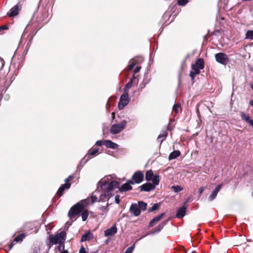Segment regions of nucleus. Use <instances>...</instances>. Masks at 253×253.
I'll return each mask as SVG.
<instances>
[{
  "instance_id": "f257e3e1",
  "label": "nucleus",
  "mask_w": 253,
  "mask_h": 253,
  "mask_svg": "<svg viewBox=\"0 0 253 253\" xmlns=\"http://www.w3.org/2000/svg\"><path fill=\"white\" fill-rule=\"evenodd\" d=\"M119 184L118 182L112 180L110 175L101 179L97 183L96 189L91 194V204L96 202H108L113 196V191L118 188Z\"/></svg>"
},
{
  "instance_id": "f03ea898",
  "label": "nucleus",
  "mask_w": 253,
  "mask_h": 253,
  "mask_svg": "<svg viewBox=\"0 0 253 253\" xmlns=\"http://www.w3.org/2000/svg\"><path fill=\"white\" fill-rule=\"evenodd\" d=\"M90 203L91 204V197L81 200L70 209L68 212L69 216L70 218H74L77 214L83 211Z\"/></svg>"
},
{
  "instance_id": "7ed1b4c3",
  "label": "nucleus",
  "mask_w": 253,
  "mask_h": 253,
  "mask_svg": "<svg viewBox=\"0 0 253 253\" xmlns=\"http://www.w3.org/2000/svg\"><path fill=\"white\" fill-rule=\"evenodd\" d=\"M66 233L65 231H62L60 233H57L54 235H50L48 238V241L46 243L48 249H50L53 245H56L61 242L63 238L66 239Z\"/></svg>"
},
{
  "instance_id": "20e7f679",
  "label": "nucleus",
  "mask_w": 253,
  "mask_h": 253,
  "mask_svg": "<svg viewBox=\"0 0 253 253\" xmlns=\"http://www.w3.org/2000/svg\"><path fill=\"white\" fill-rule=\"evenodd\" d=\"M147 204L143 201H138L137 203H133L129 208L130 212L135 216L140 215L141 211H144L147 208Z\"/></svg>"
},
{
  "instance_id": "39448f33",
  "label": "nucleus",
  "mask_w": 253,
  "mask_h": 253,
  "mask_svg": "<svg viewBox=\"0 0 253 253\" xmlns=\"http://www.w3.org/2000/svg\"><path fill=\"white\" fill-rule=\"evenodd\" d=\"M126 125V120L122 121L119 124H114L111 127L110 133L113 134H118L125 128Z\"/></svg>"
},
{
  "instance_id": "423d86ee",
  "label": "nucleus",
  "mask_w": 253,
  "mask_h": 253,
  "mask_svg": "<svg viewBox=\"0 0 253 253\" xmlns=\"http://www.w3.org/2000/svg\"><path fill=\"white\" fill-rule=\"evenodd\" d=\"M144 179V174L141 171H137L134 173L131 177V179L128 180V182L131 184L134 183H140Z\"/></svg>"
},
{
  "instance_id": "0eeeda50",
  "label": "nucleus",
  "mask_w": 253,
  "mask_h": 253,
  "mask_svg": "<svg viewBox=\"0 0 253 253\" xmlns=\"http://www.w3.org/2000/svg\"><path fill=\"white\" fill-rule=\"evenodd\" d=\"M73 177V176L71 175L68 176V178L65 179V183L62 185L58 189L56 194L59 197H60L63 194V192L65 190H67L70 188L71 187V183L69 182L71 179Z\"/></svg>"
},
{
  "instance_id": "6e6552de",
  "label": "nucleus",
  "mask_w": 253,
  "mask_h": 253,
  "mask_svg": "<svg viewBox=\"0 0 253 253\" xmlns=\"http://www.w3.org/2000/svg\"><path fill=\"white\" fill-rule=\"evenodd\" d=\"M215 58L216 62L224 65H226L229 61L227 55L224 53H216L215 55Z\"/></svg>"
},
{
  "instance_id": "1a4fd4ad",
  "label": "nucleus",
  "mask_w": 253,
  "mask_h": 253,
  "mask_svg": "<svg viewBox=\"0 0 253 253\" xmlns=\"http://www.w3.org/2000/svg\"><path fill=\"white\" fill-rule=\"evenodd\" d=\"M129 99L128 98V94L124 93L122 94L120 98L118 103V108L119 110L123 109L129 103Z\"/></svg>"
},
{
  "instance_id": "9d476101",
  "label": "nucleus",
  "mask_w": 253,
  "mask_h": 253,
  "mask_svg": "<svg viewBox=\"0 0 253 253\" xmlns=\"http://www.w3.org/2000/svg\"><path fill=\"white\" fill-rule=\"evenodd\" d=\"M98 148L90 149L84 157V158L86 159V160L84 162V164L86 163L88 160L95 156L98 152Z\"/></svg>"
},
{
  "instance_id": "9b49d317",
  "label": "nucleus",
  "mask_w": 253,
  "mask_h": 253,
  "mask_svg": "<svg viewBox=\"0 0 253 253\" xmlns=\"http://www.w3.org/2000/svg\"><path fill=\"white\" fill-rule=\"evenodd\" d=\"M169 220H165L160 223L155 228L153 229L149 234H154L160 232L164 227L167 224Z\"/></svg>"
},
{
  "instance_id": "f8f14e48",
  "label": "nucleus",
  "mask_w": 253,
  "mask_h": 253,
  "mask_svg": "<svg viewBox=\"0 0 253 253\" xmlns=\"http://www.w3.org/2000/svg\"><path fill=\"white\" fill-rule=\"evenodd\" d=\"M140 190L142 191L149 192L154 190L155 185L151 183H146L139 186Z\"/></svg>"
},
{
  "instance_id": "ddd939ff",
  "label": "nucleus",
  "mask_w": 253,
  "mask_h": 253,
  "mask_svg": "<svg viewBox=\"0 0 253 253\" xmlns=\"http://www.w3.org/2000/svg\"><path fill=\"white\" fill-rule=\"evenodd\" d=\"M117 232V228L115 225L112 226L111 228L106 229L104 231V236L105 237L112 236L115 234Z\"/></svg>"
},
{
  "instance_id": "4468645a",
  "label": "nucleus",
  "mask_w": 253,
  "mask_h": 253,
  "mask_svg": "<svg viewBox=\"0 0 253 253\" xmlns=\"http://www.w3.org/2000/svg\"><path fill=\"white\" fill-rule=\"evenodd\" d=\"M222 185L219 184L218 185L216 188L212 191L211 194V195L209 197L208 200L209 201H212L216 197L218 192L220 191L221 189Z\"/></svg>"
},
{
  "instance_id": "2eb2a0df",
  "label": "nucleus",
  "mask_w": 253,
  "mask_h": 253,
  "mask_svg": "<svg viewBox=\"0 0 253 253\" xmlns=\"http://www.w3.org/2000/svg\"><path fill=\"white\" fill-rule=\"evenodd\" d=\"M192 71H190L189 75L191 77L192 80H194L195 76L200 73V70L201 69L199 68L197 65L194 64L192 65Z\"/></svg>"
},
{
  "instance_id": "dca6fc26",
  "label": "nucleus",
  "mask_w": 253,
  "mask_h": 253,
  "mask_svg": "<svg viewBox=\"0 0 253 253\" xmlns=\"http://www.w3.org/2000/svg\"><path fill=\"white\" fill-rule=\"evenodd\" d=\"M104 145L107 148H111L113 149H118L119 145L110 140H105L104 141Z\"/></svg>"
},
{
  "instance_id": "f3484780",
  "label": "nucleus",
  "mask_w": 253,
  "mask_h": 253,
  "mask_svg": "<svg viewBox=\"0 0 253 253\" xmlns=\"http://www.w3.org/2000/svg\"><path fill=\"white\" fill-rule=\"evenodd\" d=\"M186 208L184 206H182L179 208L176 214V217L181 218L184 217L186 213Z\"/></svg>"
},
{
  "instance_id": "a211bd4d",
  "label": "nucleus",
  "mask_w": 253,
  "mask_h": 253,
  "mask_svg": "<svg viewBox=\"0 0 253 253\" xmlns=\"http://www.w3.org/2000/svg\"><path fill=\"white\" fill-rule=\"evenodd\" d=\"M242 119L247 123H249L250 126H253V120L251 119L250 117L246 115L244 112H241L240 114Z\"/></svg>"
},
{
  "instance_id": "6ab92c4d",
  "label": "nucleus",
  "mask_w": 253,
  "mask_h": 253,
  "mask_svg": "<svg viewBox=\"0 0 253 253\" xmlns=\"http://www.w3.org/2000/svg\"><path fill=\"white\" fill-rule=\"evenodd\" d=\"M19 10V6L17 4L10 9L9 12L8 13V15L9 17H14L18 14Z\"/></svg>"
},
{
  "instance_id": "aec40b11",
  "label": "nucleus",
  "mask_w": 253,
  "mask_h": 253,
  "mask_svg": "<svg viewBox=\"0 0 253 253\" xmlns=\"http://www.w3.org/2000/svg\"><path fill=\"white\" fill-rule=\"evenodd\" d=\"M130 184H131L128 182L127 180L126 183L123 184L119 188L120 191L121 192H126L132 189V187L130 185Z\"/></svg>"
},
{
  "instance_id": "412c9836",
  "label": "nucleus",
  "mask_w": 253,
  "mask_h": 253,
  "mask_svg": "<svg viewBox=\"0 0 253 253\" xmlns=\"http://www.w3.org/2000/svg\"><path fill=\"white\" fill-rule=\"evenodd\" d=\"M134 78V76H133V78ZM133 79H131L126 85L124 88V93L128 94L129 89L131 87L133 83Z\"/></svg>"
},
{
  "instance_id": "4be33fe9",
  "label": "nucleus",
  "mask_w": 253,
  "mask_h": 253,
  "mask_svg": "<svg viewBox=\"0 0 253 253\" xmlns=\"http://www.w3.org/2000/svg\"><path fill=\"white\" fill-rule=\"evenodd\" d=\"M180 155V152L179 150H175L170 153L169 156V159L171 160L177 158Z\"/></svg>"
},
{
  "instance_id": "5701e85b",
  "label": "nucleus",
  "mask_w": 253,
  "mask_h": 253,
  "mask_svg": "<svg viewBox=\"0 0 253 253\" xmlns=\"http://www.w3.org/2000/svg\"><path fill=\"white\" fill-rule=\"evenodd\" d=\"M109 206V204L108 202H107L106 204V207L104 206H101L100 207L99 209L101 211L100 214L102 215H106L107 214V213L108 212V209L107 207Z\"/></svg>"
},
{
  "instance_id": "b1692460",
  "label": "nucleus",
  "mask_w": 253,
  "mask_h": 253,
  "mask_svg": "<svg viewBox=\"0 0 253 253\" xmlns=\"http://www.w3.org/2000/svg\"><path fill=\"white\" fill-rule=\"evenodd\" d=\"M195 65H197L199 68L201 70L204 68V60L202 58H199L196 61V64Z\"/></svg>"
},
{
  "instance_id": "393cba45",
  "label": "nucleus",
  "mask_w": 253,
  "mask_h": 253,
  "mask_svg": "<svg viewBox=\"0 0 253 253\" xmlns=\"http://www.w3.org/2000/svg\"><path fill=\"white\" fill-rule=\"evenodd\" d=\"M139 64V62L137 60H133L132 59H131L129 62L128 65V70H131L133 67L136 65Z\"/></svg>"
},
{
  "instance_id": "a878e982",
  "label": "nucleus",
  "mask_w": 253,
  "mask_h": 253,
  "mask_svg": "<svg viewBox=\"0 0 253 253\" xmlns=\"http://www.w3.org/2000/svg\"><path fill=\"white\" fill-rule=\"evenodd\" d=\"M92 238V236L89 232L86 233L83 235L81 238V241L84 242L85 241H89Z\"/></svg>"
},
{
  "instance_id": "bb28decb",
  "label": "nucleus",
  "mask_w": 253,
  "mask_h": 253,
  "mask_svg": "<svg viewBox=\"0 0 253 253\" xmlns=\"http://www.w3.org/2000/svg\"><path fill=\"white\" fill-rule=\"evenodd\" d=\"M152 181V184L155 185V188L156 186L158 185L160 182L159 176L158 175H155L151 179Z\"/></svg>"
},
{
  "instance_id": "cd10ccee",
  "label": "nucleus",
  "mask_w": 253,
  "mask_h": 253,
  "mask_svg": "<svg viewBox=\"0 0 253 253\" xmlns=\"http://www.w3.org/2000/svg\"><path fill=\"white\" fill-rule=\"evenodd\" d=\"M167 136V133L165 131L160 134L158 136L157 139L160 142V144L162 143V142L166 138Z\"/></svg>"
},
{
  "instance_id": "c85d7f7f",
  "label": "nucleus",
  "mask_w": 253,
  "mask_h": 253,
  "mask_svg": "<svg viewBox=\"0 0 253 253\" xmlns=\"http://www.w3.org/2000/svg\"><path fill=\"white\" fill-rule=\"evenodd\" d=\"M154 176L153 172L152 170H148L145 174V179L147 181H150Z\"/></svg>"
},
{
  "instance_id": "c756f323",
  "label": "nucleus",
  "mask_w": 253,
  "mask_h": 253,
  "mask_svg": "<svg viewBox=\"0 0 253 253\" xmlns=\"http://www.w3.org/2000/svg\"><path fill=\"white\" fill-rule=\"evenodd\" d=\"M181 110L180 104L177 103L175 104L172 108V111L175 112V114L178 113Z\"/></svg>"
},
{
  "instance_id": "7c9ffc66",
  "label": "nucleus",
  "mask_w": 253,
  "mask_h": 253,
  "mask_svg": "<svg viewBox=\"0 0 253 253\" xmlns=\"http://www.w3.org/2000/svg\"><path fill=\"white\" fill-rule=\"evenodd\" d=\"M26 237V234L22 233L21 234L17 236L14 240L16 242H21L23 239Z\"/></svg>"
},
{
  "instance_id": "2f4dec72",
  "label": "nucleus",
  "mask_w": 253,
  "mask_h": 253,
  "mask_svg": "<svg viewBox=\"0 0 253 253\" xmlns=\"http://www.w3.org/2000/svg\"><path fill=\"white\" fill-rule=\"evenodd\" d=\"M66 239L63 238V239L61 240V242H60L58 246V250L60 251H63L64 250V242L65 241Z\"/></svg>"
},
{
  "instance_id": "473e14b6",
  "label": "nucleus",
  "mask_w": 253,
  "mask_h": 253,
  "mask_svg": "<svg viewBox=\"0 0 253 253\" xmlns=\"http://www.w3.org/2000/svg\"><path fill=\"white\" fill-rule=\"evenodd\" d=\"M246 38L247 39L253 40V31H248L246 34Z\"/></svg>"
},
{
  "instance_id": "72a5a7b5",
  "label": "nucleus",
  "mask_w": 253,
  "mask_h": 253,
  "mask_svg": "<svg viewBox=\"0 0 253 253\" xmlns=\"http://www.w3.org/2000/svg\"><path fill=\"white\" fill-rule=\"evenodd\" d=\"M174 192H178L182 191L183 190V188L180 186H172L171 187Z\"/></svg>"
},
{
  "instance_id": "f704fd0d",
  "label": "nucleus",
  "mask_w": 253,
  "mask_h": 253,
  "mask_svg": "<svg viewBox=\"0 0 253 253\" xmlns=\"http://www.w3.org/2000/svg\"><path fill=\"white\" fill-rule=\"evenodd\" d=\"M165 215L164 213H161L160 214L158 215V216H156L154 217L153 219V221L157 222L160 220L163 216Z\"/></svg>"
},
{
  "instance_id": "c9c22d12",
  "label": "nucleus",
  "mask_w": 253,
  "mask_h": 253,
  "mask_svg": "<svg viewBox=\"0 0 253 253\" xmlns=\"http://www.w3.org/2000/svg\"><path fill=\"white\" fill-rule=\"evenodd\" d=\"M81 215H82V218L83 221H85L88 216V213L87 211H84L82 212Z\"/></svg>"
},
{
  "instance_id": "e433bc0d",
  "label": "nucleus",
  "mask_w": 253,
  "mask_h": 253,
  "mask_svg": "<svg viewBox=\"0 0 253 253\" xmlns=\"http://www.w3.org/2000/svg\"><path fill=\"white\" fill-rule=\"evenodd\" d=\"M160 205L159 204H154L153 206L149 209V212H152L156 211L159 209Z\"/></svg>"
},
{
  "instance_id": "4c0bfd02",
  "label": "nucleus",
  "mask_w": 253,
  "mask_h": 253,
  "mask_svg": "<svg viewBox=\"0 0 253 253\" xmlns=\"http://www.w3.org/2000/svg\"><path fill=\"white\" fill-rule=\"evenodd\" d=\"M177 0V4L180 6H184L188 2V0Z\"/></svg>"
},
{
  "instance_id": "58836bf2",
  "label": "nucleus",
  "mask_w": 253,
  "mask_h": 253,
  "mask_svg": "<svg viewBox=\"0 0 253 253\" xmlns=\"http://www.w3.org/2000/svg\"><path fill=\"white\" fill-rule=\"evenodd\" d=\"M135 248V245L133 244L132 246L128 247L124 253H132Z\"/></svg>"
},
{
  "instance_id": "ea45409f",
  "label": "nucleus",
  "mask_w": 253,
  "mask_h": 253,
  "mask_svg": "<svg viewBox=\"0 0 253 253\" xmlns=\"http://www.w3.org/2000/svg\"><path fill=\"white\" fill-rule=\"evenodd\" d=\"M133 60H137L139 62V64L141 63L143 61V58L141 56L136 57L133 59Z\"/></svg>"
},
{
  "instance_id": "a19ab883",
  "label": "nucleus",
  "mask_w": 253,
  "mask_h": 253,
  "mask_svg": "<svg viewBox=\"0 0 253 253\" xmlns=\"http://www.w3.org/2000/svg\"><path fill=\"white\" fill-rule=\"evenodd\" d=\"M95 144L98 146H101L103 144H104V141H102V140H97Z\"/></svg>"
},
{
  "instance_id": "79ce46f5",
  "label": "nucleus",
  "mask_w": 253,
  "mask_h": 253,
  "mask_svg": "<svg viewBox=\"0 0 253 253\" xmlns=\"http://www.w3.org/2000/svg\"><path fill=\"white\" fill-rule=\"evenodd\" d=\"M115 202L116 204H119L120 202V196L119 195H116L115 197Z\"/></svg>"
},
{
  "instance_id": "37998d69",
  "label": "nucleus",
  "mask_w": 253,
  "mask_h": 253,
  "mask_svg": "<svg viewBox=\"0 0 253 253\" xmlns=\"http://www.w3.org/2000/svg\"><path fill=\"white\" fill-rule=\"evenodd\" d=\"M148 82H149V81H143L142 84H140V86H141V88H143L145 86L146 84L148 83Z\"/></svg>"
},
{
  "instance_id": "c03bdc74",
  "label": "nucleus",
  "mask_w": 253,
  "mask_h": 253,
  "mask_svg": "<svg viewBox=\"0 0 253 253\" xmlns=\"http://www.w3.org/2000/svg\"><path fill=\"white\" fill-rule=\"evenodd\" d=\"M140 69H141L140 66H136V67L135 68V69L134 70V73L136 74L137 73L139 72Z\"/></svg>"
},
{
  "instance_id": "a18cd8bd",
  "label": "nucleus",
  "mask_w": 253,
  "mask_h": 253,
  "mask_svg": "<svg viewBox=\"0 0 253 253\" xmlns=\"http://www.w3.org/2000/svg\"><path fill=\"white\" fill-rule=\"evenodd\" d=\"M79 253H86L85 248L83 247H81L80 249Z\"/></svg>"
},
{
  "instance_id": "49530a36",
  "label": "nucleus",
  "mask_w": 253,
  "mask_h": 253,
  "mask_svg": "<svg viewBox=\"0 0 253 253\" xmlns=\"http://www.w3.org/2000/svg\"><path fill=\"white\" fill-rule=\"evenodd\" d=\"M86 160V159H84V157L82 159V160L81 161V162L80 163V165L79 166H81V167H83L84 164V162Z\"/></svg>"
},
{
  "instance_id": "de8ad7c7",
  "label": "nucleus",
  "mask_w": 253,
  "mask_h": 253,
  "mask_svg": "<svg viewBox=\"0 0 253 253\" xmlns=\"http://www.w3.org/2000/svg\"><path fill=\"white\" fill-rule=\"evenodd\" d=\"M8 29V27L6 25H3L2 26H0V31L3 30H6Z\"/></svg>"
},
{
  "instance_id": "09e8293b",
  "label": "nucleus",
  "mask_w": 253,
  "mask_h": 253,
  "mask_svg": "<svg viewBox=\"0 0 253 253\" xmlns=\"http://www.w3.org/2000/svg\"><path fill=\"white\" fill-rule=\"evenodd\" d=\"M204 190V187H202L200 188V189H199V193L200 195L203 192Z\"/></svg>"
},
{
  "instance_id": "8fccbe9b",
  "label": "nucleus",
  "mask_w": 253,
  "mask_h": 253,
  "mask_svg": "<svg viewBox=\"0 0 253 253\" xmlns=\"http://www.w3.org/2000/svg\"><path fill=\"white\" fill-rule=\"evenodd\" d=\"M155 221H153V219H152L150 221L149 226L150 227H152V226H153V223H155Z\"/></svg>"
},
{
  "instance_id": "3c124183",
  "label": "nucleus",
  "mask_w": 253,
  "mask_h": 253,
  "mask_svg": "<svg viewBox=\"0 0 253 253\" xmlns=\"http://www.w3.org/2000/svg\"><path fill=\"white\" fill-rule=\"evenodd\" d=\"M13 245H14V244H13V243H11L9 245V250H10L12 248V247H13Z\"/></svg>"
},
{
  "instance_id": "603ef678",
  "label": "nucleus",
  "mask_w": 253,
  "mask_h": 253,
  "mask_svg": "<svg viewBox=\"0 0 253 253\" xmlns=\"http://www.w3.org/2000/svg\"><path fill=\"white\" fill-rule=\"evenodd\" d=\"M250 104L253 107V100H251L250 101Z\"/></svg>"
},
{
  "instance_id": "864d4df0",
  "label": "nucleus",
  "mask_w": 253,
  "mask_h": 253,
  "mask_svg": "<svg viewBox=\"0 0 253 253\" xmlns=\"http://www.w3.org/2000/svg\"><path fill=\"white\" fill-rule=\"evenodd\" d=\"M61 253H69L67 250H64L63 251H62Z\"/></svg>"
},
{
  "instance_id": "5fc2aeb1",
  "label": "nucleus",
  "mask_w": 253,
  "mask_h": 253,
  "mask_svg": "<svg viewBox=\"0 0 253 253\" xmlns=\"http://www.w3.org/2000/svg\"><path fill=\"white\" fill-rule=\"evenodd\" d=\"M169 16V14H167V13H165L164 14V16H166H166Z\"/></svg>"
},
{
  "instance_id": "6e6d98bb",
  "label": "nucleus",
  "mask_w": 253,
  "mask_h": 253,
  "mask_svg": "<svg viewBox=\"0 0 253 253\" xmlns=\"http://www.w3.org/2000/svg\"><path fill=\"white\" fill-rule=\"evenodd\" d=\"M115 115V113L114 112H113V113H112V116L113 118H114V117Z\"/></svg>"
},
{
  "instance_id": "4d7b16f0",
  "label": "nucleus",
  "mask_w": 253,
  "mask_h": 253,
  "mask_svg": "<svg viewBox=\"0 0 253 253\" xmlns=\"http://www.w3.org/2000/svg\"><path fill=\"white\" fill-rule=\"evenodd\" d=\"M251 88L253 90V84H251Z\"/></svg>"
},
{
  "instance_id": "13d9d810",
  "label": "nucleus",
  "mask_w": 253,
  "mask_h": 253,
  "mask_svg": "<svg viewBox=\"0 0 253 253\" xmlns=\"http://www.w3.org/2000/svg\"><path fill=\"white\" fill-rule=\"evenodd\" d=\"M2 99V96L1 95H0V101Z\"/></svg>"
}]
</instances>
